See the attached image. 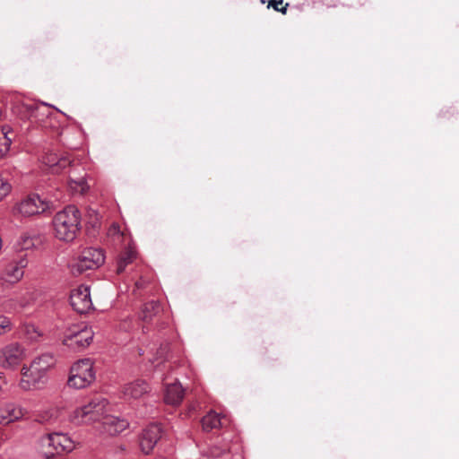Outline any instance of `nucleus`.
<instances>
[{
	"mask_svg": "<svg viewBox=\"0 0 459 459\" xmlns=\"http://www.w3.org/2000/svg\"><path fill=\"white\" fill-rule=\"evenodd\" d=\"M107 399L96 397L88 403L76 408L71 414V420L76 425L100 421V431L102 434L115 436L123 432L129 423L126 420L108 415Z\"/></svg>",
	"mask_w": 459,
	"mask_h": 459,
	"instance_id": "nucleus-1",
	"label": "nucleus"
},
{
	"mask_svg": "<svg viewBox=\"0 0 459 459\" xmlns=\"http://www.w3.org/2000/svg\"><path fill=\"white\" fill-rule=\"evenodd\" d=\"M52 222L56 238L72 242L81 229L80 211L74 205H68L54 216Z\"/></svg>",
	"mask_w": 459,
	"mask_h": 459,
	"instance_id": "nucleus-2",
	"label": "nucleus"
},
{
	"mask_svg": "<svg viewBox=\"0 0 459 459\" xmlns=\"http://www.w3.org/2000/svg\"><path fill=\"white\" fill-rule=\"evenodd\" d=\"M43 162L50 169L52 173H60L64 169H69L68 185L73 191L83 194L88 189L84 174L77 175L80 167L70 158L59 157L56 153H48L43 157Z\"/></svg>",
	"mask_w": 459,
	"mask_h": 459,
	"instance_id": "nucleus-3",
	"label": "nucleus"
},
{
	"mask_svg": "<svg viewBox=\"0 0 459 459\" xmlns=\"http://www.w3.org/2000/svg\"><path fill=\"white\" fill-rule=\"evenodd\" d=\"M105 255L100 248H84L76 257L68 264L70 273L78 276L88 270H95L104 264Z\"/></svg>",
	"mask_w": 459,
	"mask_h": 459,
	"instance_id": "nucleus-4",
	"label": "nucleus"
},
{
	"mask_svg": "<svg viewBox=\"0 0 459 459\" xmlns=\"http://www.w3.org/2000/svg\"><path fill=\"white\" fill-rule=\"evenodd\" d=\"M94 379L95 372L91 359H82L72 366L67 385L75 389H82L90 385Z\"/></svg>",
	"mask_w": 459,
	"mask_h": 459,
	"instance_id": "nucleus-5",
	"label": "nucleus"
},
{
	"mask_svg": "<svg viewBox=\"0 0 459 459\" xmlns=\"http://www.w3.org/2000/svg\"><path fill=\"white\" fill-rule=\"evenodd\" d=\"M41 446L48 449L45 451L47 457L53 456L56 454L71 453L75 448V444L72 438L65 433L54 432L41 437Z\"/></svg>",
	"mask_w": 459,
	"mask_h": 459,
	"instance_id": "nucleus-6",
	"label": "nucleus"
},
{
	"mask_svg": "<svg viewBox=\"0 0 459 459\" xmlns=\"http://www.w3.org/2000/svg\"><path fill=\"white\" fill-rule=\"evenodd\" d=\"M52 207V203L39 195H30L14 206V213L23 217L43 213Z\"/></svg>",
	"mask_w": 459,
	"mask_h": 459,
	"instance_id": "nucleus-7",
	"label": "nucleus"
},
{
	"mask_svg": "<svg viewBox=\"0 0 459 459\" xmlns=\"http://www.w3.org/2000/svg\"><path fill=\"white\" fill-rule=\"evenodd\" d=\"M27 255H20L5 264L0 273V281L3 283L14 284L24 275V269L28 266Z\"/></svg>",
	"mask_w": 459,
	"mask_h": 459,
	"instance_id": "nucleus-8",
	"label": "nucleus"
},
{
	"mask_svg": "<svg viewBox=\"0 0 459 459\" xmlns=\"http://www.w3.org/2000/svg\"><path fill=\"white\" fill-rule=\"evenodd\" d=\"M26 356V350L22 344L9 343L0 350V366L4 368H15Z\"/></svg>",
	"mask_w": 459,
	"mask_h": 459,
	"instance_id": "nucleus-9",
	"label": "nucleus"
},
{
	"mask_svg": "<svg viewBox=\"0 0 459 459\" xmlns=\"http://www.w3.org/2000/svg\"><path fill=\"white\" fill-rule=\"evenodd\" d=\"M45 382L46 374L44 372L38 368H33L31 364L30 367H22V378L19 384L22 390L29 391L40 388L44 385Z\"/></svg>",
	"mask_w": 459,
	"mask_h": 459,
	"instance_id": "nucleus-10",
	"label": "nucleus"
},
{
	"mask_svg": "<svg viewBox=\"0 0 459 459\" xmlns=\"http://www.w3.org/2000/svg\"><path fill=\"white\" fill-rule=\"evenodd\" d=\"M93 339L91 329L71 330L64 338V344L74 351H81L90 345Z\"/></svg>",
	"mask_w": 459,
	"mask_h": 459,
	"instance_id": "nucleus-11",
	"label": "nucleus"
},
{
	"mask_svg": "<svg viewBox=\"0 0 459 459\" xmlns=\"http://www.w3.org/2000/svg\"><path fill=\"white\" fill-rule=\"evenodd\" d=\"M70 304L80 314L90 311L92 308L90 288L81 285L74 289L70 295Z\"/></svg>",
	"mask_w": 459,
	"mask_h": 459,
	"instance_id": "nucleus-12",
	"label": "nucleus"
},
{
	"mask_svg": "<svg viewBox=\"0 0 459 459\" xmlns=\"http://www.w3.org/2000/svg\"><path fill=\"white\" fill-rule=\"evenodd\" d=\"M161 433L162 429L159 424L153 423L147 426L140 437L141 450L146 455L150 454L161 437Z\"/></svg>",
	"mask_w": 459,
	"mask_h": 459,
	"instance_id": "nucleus-13",
	"label": "nucleus"
},
{
	"mask_svg": "<svg viewBox=\"0 0 459 459\" xmlns=\"http://www.w3.org/2000/svg\"><path fill=\"white\" fill-rule=\"evenodd\" d=\"M27 411L15 403H6L0 407V425H7L22 419Z\"/></svg>",
	"mask_w": 459,
	"mask_h": 459,
	"instance_id": "nucleus-14",
	"label": "nucleus"
},
{
	"mask_svg": "<svg viewBox=\"0 0 459 459\" xmlns=\"http://www.w3.org/2000/svg\"><path fill=\"white\" fill-rule=\"evenodd\" d=\"M48 109V105L42 104H23L20 107V115L22 119H27L35 122L41 121V117L45 116L44 110Z\"/></svg>",
	"mask_w": 459,
	"mask_h": 459,
	"instance_id": "nucleus-15",
	"label": "nucleus"
},
{
	"mask_svg": "<svg viewBox=\"0 0 459 459\" xmlns=\"http://www.w3.org/2000/svg\"><path fill=\"white\" fill-rule=\"evenodd\" d=\"M40 236L34 231H26L21 234L15 242L17 251L30 250L41 245Z\"/></svg>",
	"mask_w": 459,
	"mask_h": 459,
	"instance_id": "nucleus-16",
	"label": "nucleus"
},
{
	"mask_svg": "<svg viewBox=\"0 0 459 459\" xmlns=\"http://www.w3.org/2000/svg\"><path fill=\"white\" fill-rule=\"evenodd\" d=\"M148 384L142 379H137L125 385L123 394L126 399H139L149 392Z\"/></svg>",
	"mask_w": 459,
	"mask_h": 459,
	"instance_id": "nucleus-17",
	"label": "nucleus"
},
{
	"mask_svg": "<svg viewBox=\"0 0 459 459\" xmlns=\"http://www.w3.org/2000/svg\"><path fill=\"white\" fill-rule=\"evenodd\" d=\"M184 394L182 385L176 381L170 385H166L164 401L170 405H178L184 398Z\"/></svg>",
	"mask_w": 459,
	"mask_h": 459,
	"instance_id": "nucleus-18",
	"label": "nucleus"
},
{
	"mask_svg": "<svg viewBox=\"0 0 459 459\" xmlns=\"http://www.w3.org/2000/svg\"><path fill=\"white\" fill-rule=\"evenodd\" d=\"M202 426L204 431H211L223 426V421L218 413L211 411L203 418Z\"/></svg>",
	"mask_w": 459,
	"mask_h": 459,
	"instance_id": "nucleus-19",
	"label": "nucleus"
},
{
	"mask_svg": "<svg viewBox=\"0 0 459 459\" xmlns=\"http://www.w3.org/2000/svg\"><path fill=\"white\" fill-rule=\"evenodd\" d=\"M13 130L9 126H4L0 129V159L4 157L10 150L12 143Z\"/></svg>",
	"mask_w": 459,
	"mask_h": 459,
	"instance_id": "nucleus-20",
	"label": "nucleus"
},
{
	"mask_svg": "<svg viewBox=\"0 0 459 459\" xmlns=\"http://www.w3.org/2000/svg\"><path fill=\"white\" fill-rule=\"evenodd\" d=\"M31 365L33 368H38L46 374V372L55 365V359L51 353H44L35 358Z\"/></svg>",
	"mask_w": 459,
	"mask_h": 459,
	"instance_id": "nucleus-21",
	"label": "nucleus"
},
{
	"mask_svg": "<svg viewBox=\"0 0 459 459\" xmlns=\"http://www.w3.org/2000/svg\"><path fill=\"white\" fill-rule=\"evenodd\" d=\"M136 257V252L132 248L126 249L119 257L117 264V273H122L126 267Z\"/></svg>",
	"mask_w": 459,
	"mask_h": 459,
	"instance_id": "nucleus-22",
	"label": "nucleus"
},
{
	"mask_svg": "<svg viewBox=\"0 0 459 459\" xmlns=\"http://www.w3.org/2000/svg\"><path fill=\"white\" fill-rule=\"evenodd\" d=\"M160 310V303L156 300H152L144 304L142 309V319L143 321L150 320Z\"/></svg>",
	"mask_w": 459,
	"mask_h": 459,
	"instance_id": "nucleus-23",
	"label": "nucleus"
},
{
	"mask_svg": "<svg viewBox=\"0 0 459 459\" xmlns=\"http://www.w3.org/2000/svg\"><path fill=\"white\" fill-rule=\"evenodd\" d=\"M207 456L211 459H230V452L229 448H221L220 446H214L209 448L207 452Z\"/></svg>",
	"mask_w": 459,
	"mask_h": 459,
	"instance_id": "nucleus-24",
	"label": "nucleus"
},
{
	"mask_svg": "<svg viewBox=\"0 0 459 459\" xmlns=\"http://www.w3.org/2000/svg\"><path fill=\"white\" fill-rule=\"evenodd\" d=\"M22 331H23L25 337L31 342L38 341L39 338L42 334L40 330L36 325H34L32 324H25L23 325Z\"/></svg>",
	"mask_w": 459,
	"mask_h": 459,
	"instance_id": "nucleus-25",
	"label": "nucleus"
},
{
	"mask_svg": "<svg viewBox=\"0 0 459 459\" xmlns=\"http://www.w3.org/2000/svg\"><path fill=\"white\" fill-rule=\"evenodd\" d=\"M12 191V186L7 178L0 174V202H2Z\"/></svg>",
	"mask_w": 459,
	"mask_h": 459,
	"instance_id": "nucleus-26",
	"label": "nucleus"
},
{
	"mask_svg": "<svg viewBox=\"0 0 459 459\" xmlns=\"http://www.w3.org/2000/svg\"><path fill=\"white\" fill-rule=\"evenodd\" d=\"M12 322L10 318L0 316V335L5 333L12 329Z\"/></svg>",
	"mask_w": 459,
	"mask_h": 459,
	"instance_id": "nucleus-27",
	"label": "nucleus"
},
{
	"mask_svg": "<svg viewBox=\"0 0 459 459\" xmlns=\"http://www.w3.org/2000/svg\"><path fill=\"white\" fill-rule=\"evenodd\" d=\"M133 327V319L131 317H126L120 324V329L126 332L131 331Z\"/></svg>",
	"mask_w": 459,
	"mask_h": 459,
	"instance_id": "nucleus-28",
	"label": "nucleus"
},
{
	"mask_svg": "<svg viewBox=\"0 0 459 459\" xmlns=\"http://www.w3.org/2000/svg\"><path fill=\"white\" fill-rule=\"evenodd\" d=\"M283 4V1L282 0H279V1H273V6L275 10L279 11V12H281L283 13H286V10H287V6H288V4H285L284 7H281L280 8L279 5H281Z\"/></svg>",
	"mask_w": 459,
	"mask_h": 459,
	"instance_id": "nucleus-29",
	"label": "nucleus"
},
{
	"mask_svg": "<svg viewBox=\"0 0 459 459\" xmlns=\"http://www.w3.org/2000/svg\"><path fill=\"white\" fill-rule=\"evenodd\" d=\"M166 351H167V346H165V347L161 346L157 353L160 357H162Z\"/></svg>",
	"mask_w": 459,
	"mask_h": 459,
	"instance_id": "nucleus-30",
	"label": "nucleus"
},
{
	"mask_svg": "<svg viewBox=\"0 0 459 459\" xmlns=\"http://www.w3.org/2000/svg\"><path fill=\"white\" fill-rule=\"evenodd\" d=\"M166 367H167V366H166L165 364H162V365H161L160 363H158V364L156 365V369H155V371H156V372H158V371H162V370H163V368H165Z\"/></svg>",
	"mask_w": 459,
	"mask_h": 459,
	"instance_id": "nucleus-31",
	"label": "nucleus"
},
{
	"mask_svg": "<svg viewBox=\"0 0 459 459\" xmlns=\"http://www.w3.org/2000/svg\"><path fill=\"white\" fill-rule=\"evenodd\" d=\"M2 391H3V388H2V386L0 385V394H2Z\"/></svg>",
	"mask_w": 459,
	"mask_h": 459,
	"instance_id": "nucleus-32",
	"label": "nucleus"
}]
</instances>
